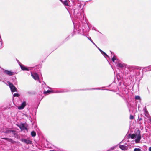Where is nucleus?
<instances>
[{"instance_id":"obj_1","label":"nucleus","mask_w":151,"mask_h":151,"mask_svg":"<svg viewBox=\"0 0 151 151\" xmlns=\"http://www.w3.org/2000/svg\"><path fill=\"white\" fill-rule=\"evenodd\" d=\"M128 68L131 70H133V73H131V76L135 77L136 78H139L143 76V73H141V72H142L143 70L141 71L139 67L134 66V67L129 66Z\"/></svg>"},{"instance_id":"obj_2","label":"nucleus","mask_w":151,"mask_h":151,"mask_svg":"<svg viewBox=\"0 0 151 151\" xmlns=\"http://www.w3.org/2000/svg\"><path fill=\"white\" fill-rule=\"evenodd\" d=\"M17 132L16 130H12L11 129L6 127L4 129L2 132L6 134H9V136L10 137H14L15 135V134Z\"/></svg>"},{"instance_id":"obj_3","label":"nucleus","mask_w":151,"mask_h":151,"mask_svg":"<svg viewBox=\"0 0 151 151\" xmlns=\"http://www.w3.org/2000/svg\"><path fill=\"white\" fill-rule=\"evenodd\" d=\"M140 131L138 129L136 132V136L135 137V142L136 143H139L141 138V136L140 135Z\"/></svg>"},{"instance_id":"obj_4","label":"nucleus","mask_w":151,"mask_h":151,"mask_svg":"<svg viewBox=\"0 0 151 151\" xmlns=\"http://www.w3.org/2000/svg\"><path fill=\"white\" fill-rule=\"evenodd\" d=\"M134 67V66H130L129 65H126V67H125L124 68L125 70V72L127 73V74L130 73V76H131V73H133V70H131L130 69V68H128V67Z\"/></svg>"},{"instance_id":"obj_5","label":"nucleus","mask_w":151,"mask_h":151,"mask_svg":"<svg viewBox=\"0 0 151 151\" xmlns=\"http://www.w3.org/2000/svg\"><path fill=\"white\" fill-rule=\"evenodd\" d=\"M9 84V87L11 90L12 92H14L17 91V88L16 87L13 85L12 83H11L10 82L8 81L7 82Z\"/></svg>"},{"instance_id":"obj_6","label":"nucleus","mask_w":151,"mask_h":151,"mask_svg":"<svg viewBox=\"0 0 151 151\" xmlns=\"http://www.w3.org/2000/svg\"><path fill=\"white\" fill-rule=\"evenodd\" d=\"M80 12H81L80 9H79L78 8H76L75 9H72L71 11L69 12V13L70 14L71 13H73L74 16L75 15L77 14Z\"/></svg>"},{"instance_id":"obj_7","label":"nucleus","mask_w":151,"mask_h":151,"mask_svg":"<svg viewBox=\"0 0 151 151\" xmlns=\"http://www.w3.org/2000/svg\"><path fill=\"white\" fill-rule=\"evenodd\" d=\"M81 14L82 12H81L75 15L74 17L76 18L79 19L81 21L83 19H84V17L83 16L82 17Z\"/></svg>"},{"instance_id":"obj_8","label":"nucleus","mask_w":151,"mask_h":151,"mask_svg":"<svg viewBox=\"0 0 151 151\" xmlns=\"http://www.w3.org/2000/svg\"><path fill=\"white\" fill-rule=\"evenodd\" d=\"M19 140L21 141L24 143H25L27 144H32V141L29 140L25 139L22 138L20 139Z\"/></svg>"},{"instance_id":"obj_9","label":"nucleus","mask_w":151,"mask_h":151,"mask_svg":"<svg viewBox=\"0 0 151 151\" xmlns=\"http://www.w3.org/2000/svg\"><path fill=\"white\" fill-rule=\"evenodd\" d=\"M2 139L8 141L12 144H14L16 143V141L14 140H13L12 139L10 138H9L8 137H4L2 138Z\"/></svg>"},{"instance_id":"obj_10","label":"nucleus","mask_w":151,"mask_h":151,"mask_svg":"<svg viewBox=\"0 0 151 151\" xmlns=\"http://www.w3.org/2000/svg\"><path fill=\"white\" fill-rule=\"evenodd\" d=\"M26 105V102L24 101L21 104L20 106L18 107V109L19 110H22L23 109Z\"/></svg>"},{"instance_id":"obj_11","label":"nucleus","mask_w":151,"mask_h":151,"mask_svg":"<svg viewBox=\"0 0 151 151\" xmlns=\"http://www.w3.org/2000/svg\"><path fill=\"white\" fill-rule=\"evenodd\" d=\"M31 74L32 76L35 80H37L39 79V76L38 74L37 73H31Z\"/></svg>"},{"instance_id":"obj_12","label":"nucleus","mask_w":151,"mask_h":151,"mask_svg":"<svg viewBox=\"0 0 151 151\" xmlns=\"http://www.w3.org/2000/svg\"><path fill=\"white\" fill-rule=\"evenodd\" d=\"M19 66L20 67V68L21 69L24 71H28L29 70V69L27 68V67L24 66L22 64H20Z\"/></svg>"},{"instance_id":"obj_13","label":"nucleus","mask_w":151,"mask_h":151,"mask_svg":"<svg viewBox=\"0 0 151 151\" xmlns=\"http://www.w3.org/2000/svg\"><path fill=\"white\" fill-rule=\"evenodd\" d=\"M126 65L124 64L120 63H118L116 64V66L117 67L122 68H124L125 67H126Z\"/></svg>"},{"instance_id":"obj_14","label":"nucleus","mask_w":151,"mask_h":151,"mask_svg":"<svg viewBox=\"0 0 151 151\" xmlns=\"http://www.w3.org/2000/svg\"><path fill=\"white\" fill-rule=\"evenodd\" d=\"M4 72L7 75L10 76H12L14 74V73L11 71L4 70Z\"/></svg>"},{"instance_id":"obj_15","label":"nucleus","mask_w":151,"mask_h":151,"mask_svg":"<svg viewBox=\"0 0 151 151\" xmlns=\"http://www.w3.org/2000/svg\"><path fill=\"white\" fill-rule=\"evenodd\" d=\"M103 90V89L100 88H87V89H81L80 90H83V91H86V90Z\"/></svg>"},{"instance_id":"obj_16","label":"nucleus","mask_w":151,"mask_h":151,"mask_svg":"<svg viewBox=\"0 0 151 151\" xmlns=\"http://www.w3.org/2000/svg\"><path fill=\"white\" fill-rule=\"evenodd\" d=\"M119 147L123 150H125L127 149V146L123 145H120Z\"/></svg>"},{"instance_id":"obj_17","label":"nucleus","mask_w":151,"mask_h":151,"mask_svg":"<svg viewBox=\"0 0 151 151\" xmlns=\"http://www.w3.org/2000/svg\"><path fill=\"white\" fill-rule=\"evenodd\" d=\"M21 130H27V128L25 127L24 123H21V127L20 128Z\"/></svg>"},{"instance_id":"obj_18","label":"nucleus","mask_w":151,"mask_h":151,"mask_svg":"<svg viewBox=\"0 0 151 151\" xmlns=\"http://www.w3.org/2000/svg\"><path fill=\"white\" fill-rule=\"evenodd\" d=\"M144 70L145 71H148L151 70V65H150L148 67H145L143 68Z\"/></svg>"},{"instance_id":"obj_19","label":"nucleus","mask_w":151,"mask_h":151,"mask_svg":"<svg viewBox=\"0 0 151 151\" xmlns=\"http://www.w3.org/2000/svg\"><path fill=\"white\" fill-rule=\"evenodd\" d=\"M80 29H78V31L77 32H76V31L77 30V29H76L75 28H74V30L73 31V33H72V36L73 37V36L76 34V32H77L78 33H79V32H80Z\"/></svg>"},{"instance_id":"obj_20","label":"nucleus","mask_w":151,"mask_h":151,"mask_svg":"<svg viewBox=\"0 0 151 151\" xmlns=\"http://www.w3.org/2000/svg\"><path fill=\"white\" fill-rule=\"evenodd\" d=\"M53 90H47V91H45L44 92V93L45 94L49 93H55L54 92H53Z\"/></svg>"},{"instance_id":"obj_21","label":"nucleus","mask_w":151,"mask_h":151,"mask_svg":"<svg viewBox=\"0 0 151 151\" xmlns=\"http://www.w3.org/2000/svg\"><path fill=\"white\" fill-rule=\"evenodd\" d=\"M31 135L32 137H35L36 135V133L35 131H33L31 132Z\"/></svg>"},{"instance_id":"obj_22","label":"nucleus","mask_w":151,"mask_h":151,"mask_svg":"<svg viewBox=\"0 0 151 151\" xmlns=\"http://www.w3.org/2000/svg\"><path fill=\"white\" fill-rule=\"evenodd\" d=\"M129 136H130V137L132 139H134V138H135L136 136V134H130Z\"/></svg>"},{"instance_id":"obj_23","label":"nucleus","mask_w":151,"mask_h":151,"mask_svg":"<svg viewBox=\"0 0 151 151\" xmlns=\"http://www.w3.org/2000/svg\"><path fill=\"white\" fill-rule=\"evenodd\" d=\"M14 136L15 138H16L17 139H19V138H20V136H19L18 134L17 133V132L15 134V135Z\"/></svg>"},{"instance_id":"obj_24","label":"nucleus","mask_w":151,"mask_h":151,"mask_svg":"<svg viewBox=\"0 0 151 151\" xmlns=\"http://www.w3.org/2000/svg\"><path fill=\"white\" fill-rule=\"evenodd\" d=\"M87 38L91 42L96 46V47H97V45L95 44V43L93 42V40H91V38L90 37H87Z\"/></svg>"},{"instance_id":"obj_25","label":"nucleus","mask_w":151,"mask_h":151,"mask_svg":"<svg viewBox=\"0 0 151 151\" xmlns=\"http://www.w3.org/2000/svg\"><path fill=\"white\" fill-rule=\"evenodd\" d=\"M12 80L14 82H16V78L15 76H13L11 78Z\"/></svg>"},{"instance_id":"obj_26","label":"nucleus","mask_w":151,"mask_h":151,"mask_svg":"<svg viewBox=\"0 0 151 151\" xmlns=\"http://www.w3.org/2000/svg\"><path fill=\"white\" fill-rule=\"evenodd\" d=\"M101 53L104 56H106L108 57H109V56L103 51H102Z\"/></svg>"},{"instance_id":"obj_27","label":"nucleus","mask_w":151,"mask_h":151,"mask_svg":"<svg viewBox=\"0 0 151 151\" xmlns=\"http://www.w3.org/2000/svg\"><path fill=\"white\" fill-rule=\"evenodd\" d=\"M143 110H144V112L145 113L148 114V111L146 109V106H145L144 108L143 109Z\"/></svg>"},{"instance_id":"obj_28","label":"nucleus","mask_w":151,"mask_h":151,"mask_svg":"<svg viewBox=\"0 0 151 151\" xmlns=\"http://www.w3.org/2000/svg\"><path fill=\"white\" fill-rule=\"evenodd\" d=\"M135 99L136 100H140V96H136L135 97Z\"/></svg>"},{"instance_id":"obj_29","label":"nucleus","mask_w":151,"mask_h":151,"mask_svg":"<svg viewBox=\"0 0 151 151\" xmlns=\"http://www.w3.org/2000/svg\"><path fill=\"white\" fill-rule=\"evenodd\" d=\"M19 94L18 93H14L13 95L14 97H19Z\"/></svg>"},{"instance_id":"obj_30","label":"nucleus","mask_w":151,"mask_h":151,"mask_svg":"<svg viewBox=\"0 0 151 151\" xmlns=\"http://www.w3.org/2000/svg\"><path fill=\"white\" fill-rule=\"evenodd\" d=\"M64 1V2H63V4L64 5H65V6H68V1L66 0H65Z\"/></svg>"},{"instance_id":"obj_31","label":"nucleus","mask_w":151,"mask_h":151,"mask_svg":"<svg viewBox=\"0 0 151 151\" xmlns=\"http://www.w3.org/2000/svg\"><path fill=\"white\" fill-rule=\"evenodd\" d=\"M134 151H142V150L139 148H135L134 149Z\"/></svg>"},{"instance_id":"obj_32","label":"nucleus","mask_w":151,"mask_h":151,"mask_svg":"<svg viewBox=\"0 0 151 151\" xmlns=\"http://www.w3.org/2000/svg\"><path fill=\"white\" fill-rule=\"evenodd\" d=\"M117 60L114 56L111 59V60L113 62H115V61Z\"/></svg>"},{"instance_id":"obj_33","label":"nucleus","mask_w":151,"mask_h":151,"mask_svg":"<svg viewBox=\"0 0 151 151\" xmlns=\"http://www.w3.org/2000/svg\"><path fill=\"white\" fill-rule=\"evenodd\" d=\"M82 4H81L78 3L77 4V6L78 7V8H81L82 6Z\"/></svg>"},{"instance_id":"obj_34","label":"nucleus","mask_w":151,"mask_h":151,"mask_svg":"<svg viewBox=\"0 0 151 151\" xmlns=\"http://www.w3.org/2000/svg\"><path fill=\"white\" fill-rule=\"evenodd\" d=\"M134 117L133 115H130V119H131V120L133 119H134Z\"/></svg>"},{"instance_id":"obj_35","label":"nucleus","mask_w":151,"mask_h":151,"mask_svg":"<svg viewBox=\"0 0 151 151\" xmlns=\"http://www.w3.org/2000/svg\"><path fill=\"white\" fill-rule=\"evenodd\" d=\"M116 94L117 95H118L120 96L122 98L123 97V96H122V95H121V94H119V93H116Z\"/></svg>"},{"instance_id":"obj_36","label":"nucleus","mask_w":151,"mask_h":151,"mask_svg":"<svg viewBox=\"0 0 151 151\" xmlns=\"http://www.w3.org/2000/svg\"><path fill=\"white\" fill-rule=\"evenodd\" d=\"M99 50V51H100L101 52L103 51L101 50L100 49L99 47H98L97 46V47H96Z\"/></svg>"},{"instance_id":"obj_37","label":"nucleus","mask_w":151,"mask_h":151,"mask_svg":"<svg viewBox=\"0 0 151 151\" xmlns=\"http://www.w3.org/2000/svg\"><path fill=\"white\" fill-rule=\"evenodd\" d=\"M17 125L18 127L20 129V128H21V123L19 125V124H17Z\"/></svg>"},{"instance_id":"obj_38","label":"nucleus","mask_w":151,"mask_h":151,"mask_svg":"<svg viewBox=\"0 0 151 151\" xmlns=\"http://www.w3.org/2000/svg\"><path fill=\"white\" fill-rule=\"evenodd\" d=\"M16 60L17 61L19 65H20V64H21V63H20V62H19V61L17 59H16Z\"/></svg>"},{"instance_id":"obj_39","label":"nucleus","mask_w":151,"mask_h":151,"mask_svg":"<svg viewBox=\"0 0 151 151\" xmlns=\"http://www.w3.org/2000/svg\"><path fill=\"white\" fill-rule=\"evenodd\" d=\"M70 38V37L68 36V37H67V38H66V39H65V40H68V39H69Z\"/></svg>"},{"instance_id":"obj_40","label":"nucleus","mask_w":151,"mask_h":151,"mask_svg":"<svg viewBox=\"0 0 151 151\" xmlns=\"http://www.w3.org/2000/svg\"><path fill=\"white\" fill-rule=\"evenodd\" d=\"M115 147H112L110 148V149L111 150H113L114 149Z\"/></svg>"},{"instance_id":"obj_41","label":"nucleus","mask_w":151,"mask_h":151,"mask_svg":"<svg viewBox=\"0 0 151 151\" xmlns=\"http://www.w3.org/2000/svg\"><path fill=\"white\" fill-rule=\"evenodd\" d=\"M53 91V92H55V93L59 92H58L57 91Z\"/></svg>"},{"instance_id":"obj_42","label":"nucleus","mask_w":151,"mask_h":151,"mask_svg":"<svg viewBox=\"0 0 151 151\" xmlns=\"http://www.w3.org/2000/svg\"><path fill=\"white\" fill-rule=\"evenodd\" d=\"M149 151H151V147H150L149 148Z\"/></svg>"},{"instance_id":"obj_43","label":"nucleus","mask_w":151,"mask_h":151,"mask_svg":"<svg viewBox=\"0 0 151 151\" xmlns=\"http://www.w3.org/2000/svg\"><path fill=\"white\" fill-rule=\"evenodd\" d=\"M28 93L29 94H31L32 93V92H28Z\"/></svg>"},{"instance_id":"obj_44","label":"nucleus","mask_w":151,"mask_h":151,"mask_svg":"<svg viewBox=\"0 0 151 151\" xmlns=\"http://www.w3.org/2000/svg\"><path fill=\"white\" fill-rule=\"evenodd\" d=\"M147 90L148 91L149 93H150V92L149 90L148 89V87H147Z\"/></svg>"},{"instance_id":"obj_45","label":"nucleus","mask_w":151,"mask_h":151,"mask_svg":"<svg viewBox=\"0 0 151 151\" xmlns=\"http://www.w3.org/2000/svg\"><path fill=\"white\" fill-rule=\"evenodd\" d=\"M142 119V118H140L139 119V120H141Z\"/></svg>"},{"instance_id":"obj_46","label":"nucleus","mask_w":151,"mask_h":151,"mask_svg":"<svg viewBox=\"0 0 151 151\" xmlns=\"http://www.w3.org/2000/svg\"><path fill=\"white\" fill-rule=\"evenodd\" d=\"M149 121L150 122H151V118H150V119H149Z\"/></svg>"},{"instance_id":"obj_47","label":"nucleus","mask_w":151,"mask_h":151,"mask_svg":"<svg viewBox=\"0 0 151 151\" xmlns=\"http://www.w3.org/2000/svg\"><path fill=\"white\" fill-rule=\"evenodd\" d=\"M110 51V52H111V54L112 55V54H113V52H112V51Z\"/></svg>"},{"instance_id":"obj_48","label":"nucleus","mask_w":151,"mask_h":151,"mask_svg":"<svg viewBox=\"0 0 151 151\" xmlns=\"http://www.w3.org/2000/svg\"><path fill=\"white\" fill-rule=\"evenodd\" d=\"M50 151H55L54 150H50Z\"/></svg>"},{"instance_id":"obj_49","label":"nucleus","mask_w":151,"mask_h":151,"mask_svg":"<svg viewBox=\"0 0 151 151\" xmlns=\"http://www.w3.org/2000/svg\"><path fill=\"white\" fill-rule=\"evenodd\" d=\"M86 25H87V27H88V24H86Z\"/></svg>"},{"instance_id":"obj_50","label":"nucleus","mask_w":151,"mask_h":151,"mask_svg":"<svg viewBox=\"0 0 151 151\" xmlns=\"http://www.w3.org/2000/svg\"><path fill=\"white\" fill-rule=\"evenodd\" d=\"M122 141H121V142H120V143H122Z\"/></svg>"},{"instance_id":"obj_51","label":"nucleus","mask_w":151,"mask_h":151,"mask_svg":"<svg viewBox=\"0 0 151 151\" xmlns=\"http://www.w3.org/2000/svg\"><path fill=\"white\" fill-rule=\"evenodd\" d=\"M48 88H49V89H50V87H48Z\"/></svg>"}]
</instances>
